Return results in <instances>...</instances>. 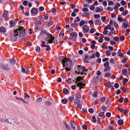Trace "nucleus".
Segmentation results:
<instances>
[{"mask_svg":"<svg viewBox=\"0 0 130 130\" xmlns=\"http://www.w3.org/2000/svg\"><path fill=\"white\" fill-rule=\"evenodd\" d=\"M26 35L25 28L23 27H19L14 30V34L11 37L12 41H16L19 37H24Z\"/></svg>","mask_w":130,"mask_h":130,"instance_id":"f257e3e1","label":"nucleus"},{"mask_svg":"<svg viewBox=\"0 0 130 130\" xmlns=\"http://www.w3.org/2000/svg\"><path fill=\"white\" fill-rule=\"evenodd\" d=\"M59 61L62 62L63 68L66 67V71L67 72H70V71H71V68L72 67V61H71V60L67 58L60 57L59 58Z\"/></svg>","mask_w":130,"mask_h":130,"instance_id":"f03ea898","label":"nucleus"},{"mask_svg":"<svg viewBox=\"0 0 130 130\" xmlns=\"http://www.w3.org/2000/svg\"><path fill=\"white\" fill-rule=\"evenodd\" d=\"M40 35H47L48 37L46 38V41H48L47 44L50 43L52 44V43H55L54 42V37L52 36V34H49L45 29H42L40 32Z\"/></svg>","mask_w":130,"mask_h":130,"instance_id":"7ed1b4c3","label":"nucleus"},{"mask_svg":"<svg viewBox=\"0 0 130 130\" xmlns=\"http://www.w3.org/2000/svg\"><path fill=\"white\" fill-rule=\"evenodd\" d=\"M78 72L76 71L77 74H80V75H87L86 72H88V69H85V67H82V66H78Z\"/></svg>","mask_w":130,"mask_h":130,"instance_id":"20e7f679","label":"nucleus"},{"mask_svg":"<svg viewBox=\"0 0 130 130\" xmlns=\"http://www.w3.org/2000/svg\"><path fill=\"white\" fill-rule=\"evenodd\" d=\"M0 67L1 68V69H3V70H5L6 71H9V70H10V65H9V62L7 61L5 62L1 63Z\"/></svg>","mask_w":130,"mask_h":130,"instance_id":"39448f33","label":"nucleus"},{"mask_svg":"<svg viewBox=\"0 0 130 130\" xmlns=\"http://www.w3.org/2000/svg\"><path fill=\"white\" fill-rule=\"evenodd\" d=\"M81 81H82V77L81 76L78 77L76 79V83L78 87H79V88H83V86H85V84L81 82Z\"/></svg>","mask_w":130,"mask_h":130,"instance_id":"423d86ee","label":"nucleus"},{"mask_svg":"<svg viewBox=\"0 0 130 130\" xmlns=\"http://www.w3.org/2000/svg\"><path fill=\"white\" fill-rule=\"evenodd\" d=\"M104 67H105V69H104V72H108V71H110L111 68L109 67V62L107 61L105 62L104 64Z\"/></svg>","mask_w":130,"mask_h":130,"instance_id":"0eeeda50","label":"nucleus"},{"mask_svg":"<svg viewBox=\"0 0 130 130\" xmlns=\"http://www.w3.org/2000/svg\"><path fill=\"white\" fill-rule=\"evenodd\" d=\"M70 124L71 125L72 128L74 130H78L79 129V127H78V125H77V123H76L75 122L71 121L70 122Z\"/></svg>","mask_w":130,"mask_h":130,"instance_id":"6e6552de","label":"nucleus"},{"mask_svg":"<svg viewBox=\"0 0 130 130\" xmlns=\"http://www.w3.org/2000/svg\"><path fill=\"white\" fill-rule=\"evenodd\" d=\"M30 13L31 14V16H36L37 14H38V9L36 8H32Z\"/></svg>","mask_w":130,"mask_h":130,"instance_id":"1a4fd4ad","label":"nucleus"},{"mask_svg":"<svg viewBox=\"0 0 130 130\" xmlns=\"http://www.w3.org/2000/svg\"><path fill=\"white\" fill-rule=\"evenodd\" d=\"M89 30L90 28L88 26V25H85L82 27V31L83 33H88Z\"/></svg>","mask_w":130,"mask_h":130,"instance_id":"9d476101","label":"nucleus"},{"mask_svg":"<svg viewBox=\"0 0 130 130\" xmlns=\"http://www.w3.org/2000/svg\"><path fill=\"white\" fill-rule=\"evenodd\" d=\"M127 27H128V22L127 21H124L122 24V29H127Z\"/></svg>","mask_w":130,"mask_h":130,"instance_id":"9b49d317","label":"nucleus"},{"mask_svg":"<svg viewBox=\"0 0 130 130\" xmlns=\"http://www.w3.org/2000/svg\"><path fill=\"white\" fill-rule=\"evenodd\" d=\"M110 31L111 32L108 33V36L111 37V36H112L113 35H115V30H114V28H111Z\"/></svg>","mask_w":130,"mask_h":130,"instance_id":"f8f14e48","label":"nucleus"},{"mask_svg":"<svg viewBox=\"0 0 130 130\" xmlns=\"http://www.w3.org/2000/svg\"><path fill=\"white\" fill-rule=\"evenodd\" d=\"M105 85L106 87H107L108 88H112L113 90H114V87H113V86H112L111 83L109 82L105 83Z\"/></svg>","mask_w":130,"mask_h":130,"instance_id":"ddd939ff","label":"nucleus"},{"mask_svg":"<svg viewBox=\"0 0 130 130\" xmlns=\"http://www.w3.org/2000/svg\"><path fill=\"white\" fill-rule=\"evenodd\" d=\"M70 35L73 38H77V37H78V34H77V32L73 31L70 34Z\"/></svg>","mask_w":130,"mask_h":130,"instance_id":"4468645a","label":"nucleus"},{"mask_svg":"<svg viewBox=\"0 0 130 130\" xmlns=\"http://www.w3.org/2000/svg\"><path fill=\"white\" fill-rule=\"evenodd\" d=\"M96 13H100V12H103V7L100 8L99 7L95 8Z\"/></svg>","mask_w":130,"mask_h":130,"instance_id":"2eb2a0df","label":"nucleus"},{"mask_svg":"<svg viewBox=\"0 0 130 130\" xmlns=\"http://www.w3.org/2000/svg\"><path fill=\"white\" fill-rule=\"evenodd\" d=\"M75 98H76L77 99H81V98H82V95L81 94V93L77 92L76 94H75Z\"/></svg>","mask_w":130,"mask_h":130,"instance_id":"dca6fc26","label":"nucleus"},{"mask_svg":"<svg viewBox=\"0 0 130 130\" xmlns=\"http://www.w3.org/2000/svg\"><path fill=\"white\" fill-rule=\"evenodd\" d=\"M21 70L22 73H24V74H26L29 72V70L27 68L21 67Z\"/></svg>","mask_w":130,"mask_h":130,"instance_id":"f3484780","label":"nucleus"},{"mask_svg":"<svg viewBox=\"0 0 130 130\" xmlns=\"http://www.w3.org/2000/svg\"><path fill=\"white\" fill-rule=\"evenodd\" d=\"M124 55L123 53H121V50L119 49L118 50L117 56H120V57H123Z\"/></svg>","mask_w":130,"mask_h":130,"instance_id":"a211bd4d","label":"nucleus"},{"mask_svg":"<svg viewBox=\"0 0 130 130\" xmlns=\"http://www.w3.org/2000/svg\"><path fill=\"white\" fill-rule=\"evenodd\" d=\"M108 29L111 30V29H114V27H111V25L108 24V25L105 27V30H108Z\"/></svg>","mask_w":130,"mask_h":130,"instance_id":"6ab92c4d","label":"nucleus"},{"mask_svg":"<svg viewBox=\"0 0 130 130\" xmlns=\"http://www.w3.org/2000/svg\"><path fill=\"white\" fill-rule=\"evenodd\" d=\"M117 19L119 22H121V23H122V22H124L126 21V19H123L121 17H118Z\"/></svg>","mask_w":130,"mask_h":130,"instance_id":"aec40b11","label":"nucleus"},{"mask_svg":"<svg viewBox=\"0 0 130 130\" xmlns=\"http://www.w3.org/2000/svg\"><path fill=\"white\" fill-rule=\"evenodd\" d=\"M94 23L95 24V25H101V24H102L100 19H96L94 21Z\"/></svg>","mask_w":130,"mask_h":130,"instance_id":"412c9836","label":"nucleus"},{"mask_svg":"<svg viewBox=\"0 0 130 130\" xmlns=\"http://www.w3.org/2000/svg\"><path fill=\"white\" fill-rule=\"evenodd\" d=\"M64 124L66 126V127H67V129L72 130V128H71L70 125H69V124H68V123H67V122H64Z\"/></svg>","mask_w":130,"mask_h":130,"instance_id":"4be33fe9","label":"nucleus"},{"mask_svg":"<svg viewBox=\"0 0 130 130\" xmlns=\"http://www.w3.org/2000/svg\"><path fill=\"white\" fill-rule=\"evenodd\" d=\"M122 74L124 76H126V75H127V70L123 69L122 71Z\"/></svg>","mask_w":130,"mask_h":130,"instance_id":"5701e85b","label":"nucleus"},{"mask_svg":"<svg viewBox=\"0 0 130 130\" xmlns=\"http://www.w3.org/2000/svg\"><path fill=\"white\" fill-rule=\"evenodd\" d=\"M80 102L81 101L79 99L75 98V99L74 100V103L75 104H76V105H77V104H78V103H80Z\"/></svg>","mask_w":130,"mask_h":130,"instance_id":"b1692460","label":"nucleus"},{"mask_svg":"<svg viewBox=\"0 0 130 130\" xmlns=\"http://www.w3.org/2000/svg\"><path fill=\"white\" fill-rule=\"evenodd\" d=\"M10 62L11 64H15V63H16V59H15V58H13L10 60Z\"/></svg>","mask_w":130,"mask_h":130,"instance_id":"393cba45","label":"nucleus"},{"mask_svg":"<svg viewBox=\"0 0 130 130\" xmlns=\"http://www.w3.org/2000/svg\"><path fill=\"white\" fill-rule=\"evenodd\" d=\"M118 124L119 125H123V120H118Z\"/></svg>","mask_w":130,"mask_h":130,"instance_id":"a878e982","label":"nucleus"},{"mask_svg":"<svg viewBox=\"0 0 130 130\" xmlns=\"http://www.w3.org/2000/svg\"><path fill=\"white\" fill-rule=\"evenodd\" d=\"M6 28L4 27H0V32H2V33H5L6 32Z\"/></svg>","mask_w":130,"mask_h":130,"instance_id":"bb28decb","label":"nucleus"},{"mask_svg":"<svg viewBox=\"0 0 130 130\" xmlns=\"http://www.w3.org/2000/svg\"><path fill=\"white\" fill-rule=\"evenodd\" d=\"M63 94H67L68 93H69V89L67 88H64L63 90Z\"/></svg>","mask_w":130,"mask_h":130,"instance_id":"cd10ccee","label":"nucleus"},{"mask_svg":"<svg viewBox=\"0 0 130 130\" xmlns=\"http://www.w3.org/2000/svg\"><path fill=\"white\" fill-rule=\"evenodd\" d=\"M111 76V74L109 73H106L104 76L105 77V78H109V77H110Z\"/></svg>","mask_w":130,"mask_h":130,"instance_id":"c85d7f7f","label":"nucleus"},{"mask_svg":"<svg viewBox=\"0 0 130 130\" xmlns=\"http://www.w3.org/2000/svg\"><path fill=\"white\" fill-rule=\"evenodd\" d=\"M114 25L115 28H119V25H118V23H117V22L114 21Z\"/></svg>","mask_w":130,"mask_h":130,"instance_id":"c756f323","label":"nucleus"},{"mask_svg":"<svg viewBox=\"0 0 130 130\" xmlns=\"http://www.w3.org/2000/svg\"><path fill=\"white\" fill-rule=\"evenodd\" d=\"M106 99L105 97L101 98L100 100V102L103 103V102H105Z\"/></svg>","mask_w":130,"mask_h":130,"instance_id":"7c9ffc66","label":"nucleus"},{"mask_svg":"<svg viewBox=\"0 0 130 130\" xmlns=\"http://www.w3.org/2000/svg\"><path fill=\"white\" fill-rule=\"evenodd\" d=\"M47 26H48V27H50V26H52V25H53V21H50L48 23H47Z\"/></svg>","mask_w":130,"mask_h":130,"instance_id":"2f4dec72","label":"nucleus"},{"mask_svg":"<svg viewBox=\"0 0 130 130\" xmlns=\"http://www.w3.org/2000/svg\"><path fill=\"white\" fill-rule=\"evenodd\" d=\"M61 102L63 103V104H67L68 103V100L67 99H62L61 100Z\"/></svg>","mask_w":130,"mask_h":130,"instance_id":"473e14b6","label":"nucleus"},{"mask_svg":"<svg viewBox=\"0 0 130 130\" xmlns=\"http://www.w3.org/2000/svg\"><path fill=\"white\" fill-rule=\"evenodd\" d=\"M16 99H17V100H20V101H23V102L24 103H26L27 104V102H26L25 101H24V100H23V99L21 98H16Z\"/></svg>","mask_w":130,"mask_h":130,"instance_id":"72a5a7b5","label":"nucleus"},{"mask_svg":"<svg viewBox=\"0 0 130 130\" xmlns=\"http://www.w3.org/2000/svg\"><path fill=\"white\" fill-rule=\"evenodd\" d=\"M114 41H116V42H118V41H119V38L118 37H114L113 38Z\"/></svg>","mask_w":130,"mask_h":130,"instance_id":"f704fd0d","label":"nucleus"},{"mask_svg":"<svg viewBox=\"0 0 130 130\" xmlns=\"http://www.w3.org/2000/svg\"><path fill=\"white\" fill-rule=\"evenodd\" d=\"M8 16H9V14L8 13H4L3 14V17H4V18H5V19H7Z\"/></svg>","mask_w":130,"mask_h":130,"instance_id":"c9c22d12","label":"nucleus"},{"mask_svg":"<svg viewBox=\"0 0 130 130\" xmlns=\"http://www.w3.org/2000/svg\"><path fill=\"white\" fill-rule=\"evenodd\" d=\"M42 101V98H39L36 100V102L37 103H40V102H41Z\"/></svg>","mask_w":130,"mask_h":130,"instance_id":"e433bc0d","label":"nucleus"},{"mask_svg":"<svg viewBox=\"0 0 130 130\" xmlns=\"http://www.w3.org/2000/svg\"><path fill=\"white\" fill-rule=\"evenodd\" d=\"M27 98H30V96L29 95V94H28V93H24V99H27Z\"/></svg>","mask_w":130,"mask_h":130,"instance_id":"4c0bfd02","label":"nucleus"},{"mask_svg":"<svg viewBox=\"0 0 130 130\" xmlns=\"http://www.w3.org/2000/svg\"><path fill=\"white\" fill-rule=\"evenodd\" d=\"M46 45H45V42L42 41V44L41 45V47H46Z\"/></svg>","mask_w":130,"mask_h":130,"instance_id":"58836bf2","label":"nucleus"},{"mask_svg":"<svg viewBox=\"0 0 130 130\" xmlns=\"http://www.w3.org/2000/svg\"><path fill=\"white\" fill-rule=\"evenodd\" d=\"M127 61V57H124L123 60H122V63H125Z\"/></svg>","mask_w":130,"mask_h":130,"instance_id":"ea45409f","label":"nucleus"},{"mask_svg":"<svg viewBox=\"0 0 130 130\" xmlns=\"http://www.w3.org/2000/svg\"><path fill=\"white\" fill-rule=\"evenodd\" d=\"M75 99V98L73 96H71L69 98V101H70V102H73V101H74V100Z\"/></svg>","mask_w":130,"mask_h":130,"instance_id":"a19ab883","label":"nucleus"},{"mask_svg":"<svg viewBox=\"0 0 130 130\" xmlns=\"http://www.w3.org/2000/svg\"><path fill=\"white\" fill-rule=\"evenodd\" d=\"M93 17L95 19H99L100 18V14H94Z\"/></svg>","mask_w":130,"mask_h":130,"instance_id":"79ce46f5","label":"nucleus"},{"mask_svg":"<svg viewBox=\"0 0 130 130\" xmlns=\"http://www.w3.org/2000/svg\"><path fill=\"white\" fill-rule=\"evenodd\" d=\"M88 15H90V13L84 12V13H83L82 14V16L83 17H86V16H88Z\"/></svg>","mask_w":130,"mask_h":130,"instance_id":"37998d69","label":"nucleus"},{"mask_svg":"<svg viewBox=\"0 0 130 130\" xmlns=\"http://www.w3.org/2000/svg\"><path fill=\"white\" fill-rule=\"evenodd\" d=\"M105 41H108V42H110V38L106 37L104 38Z\"/></svg>","mask_w":130,"mask_h":130,"instance_id":"c03bdc74","label":"nucleus"},{"mask_svg":"<svg viewBox=\"0 0 130 130\" xmlns=\"http://www.w3.org/2000/svg\"><path fill=\"white\" fill-rule=\"evenodd\" d=\"M10 26L11 27H15V26L16 25L13 21H10Z\"/></svg>","mask_w":130,"mask_h":130,"instance_id":"a18cd8bd","label":"nucleus"},{"mask_svg":"<svg viewBox=\"0 0 130 130\" xmlns=\"http://www.w3.org/2000/svg\"><path fill=\"white\" fill-rule=\"evenodd\" d=\"M101 47L104 49H107V46H106V45L105 44H102Z\"/></svg>","mask_w":130,"mask_h":130,"instance_id":"49530a36","label":"nucleus"},{"mask_svg":"<svg viewBox=\"0 0 130 130\" xmlns=\"http://www.w3.org/2000/svg\"><path fill=\"white\" fill-rule=\"evenodd\" d=\"M128 14V11L127 10H125L123 12V16H126Z\"/></svg>","mask_w":130,"mask_h":130,"instance_id":"de8ad7c7","label":"nucleus"},{"mask_svg":"<svg viewBox=\"0 0 130 130\" xmlns=\"http://www.w3.org/2000/svg\"><path fill=\"white\" fill-rule=\"evenodd\" d=\"M46 51H49V50H50V49H51V48H50V46H49V45H47L46 46Z\"/></svg>","mask_w":130,"mask_h":130,"instance_id":"09e8293b","label":"nucleus"},{"mask_svg":"<svg viewBox=\"0 0 130 130\" xmlns=\"http://www.w3.org/2000/svg\"><path fill=\"white\" fill-rule=\"evenodd\" d=\"M106 54H107L108 56H110V55L111 54V52L109 50H107L106 52Z\"/></svg>","mask_w":130,"mask_h":130,"instance_id":"8fccbe9b","label":"nucleus"},{"mask_svg":"<svg viewBox=\"0 0 130 130\" xmlns=\"http://www.w3.org/2000/svg\"><path fill=\"white\" fill-rule=\"evenodd\" d=\"M104 115V112H101L99 114V116H100V117H102V116H103Z\"/></svg>","mask_w":130,"mask_h":130,"instance_id":"3c124183","label":"nucleus"},{"mask_svg":"<svg viewBox=\"0 0 130 130\" xmlns=\"http://www.w3.org/2000/svg\"><path fill=\"white\" fill-rule=\"evenodd\" d=\"M88 24H89V25H94V22L93 20H90L88 21Z\"/></svg>","mask_w":130,"mask_h":130,"instance_id":"603ef678","label":"nucleus"},{"mask_svg":"<svg viewBox=\"0 0 130 130\" xmlns=\"http://www.w3.org/2000/svg\"><path fill=\"white\" fill-rule=\"evenodd\" d=\"M101 20L102 22H105V21H106V17L105 16H103L101 17Z\"/></svg>","mask_w":130,"mask_h":130,"instance_id":"864d4df0","label":"nucleus"},{"mask_svg":"<svg viewBox=\"0 0 130 130\" xmlns=\"http://www.w3.org/2000/svg\"><path fill=\"white\" fill-rule=\"evenodd\" d=\"M110 43H111L112 44V45H115V44H116V42L114 41H110Z\"/></svg>","mask_w":130,"mask_h":130,"instance_id":"5fc2aeb1","label":"nucleus"},{"mask_svg":"<svg viewBox=\"0 0 130 130\" xmlns=\"http://www.w3.org/2000/svg\"><path fill=\"white\" fill-rule=\"evenodd\" d=\"M125 39V37L124 36H122L120 38V40H121V41H123V40H124Z\"/></svg>","mask_w":130,"mask_h":130,"instance_id":"6e6d98bb","label":"nucleus"},{"mask_svg":"<svg viewBox=\"0 0 130 130\" xmlns=\"http://www.w3.org/2000/svg\"><path fill=\"white\" fill-rule=\"evenodd\" d=\"M88 111L89 113H90L91 114L92 113H94V110L92 108H90L88 110Z\"/></svg>","mask_w":130,"mask_h":130,"instance_id":"4d7b16f0","label":"nucleus"},{"mask_svg":"<svg viewBox=\"0 0 130 130\" xmlns=\"http://www.w3.org/2000/svg\"><path fill=\"white\" fill-rule=\"evenodd\" d=\"M123 99H124V98H121L119 99V102L120 103H122V102H123Z\"/></svg>","mask_w":130,"mask_h":130,"instance_id":"13d9d810","label":"nucleus"},{"mask_svg":"<svg viewBox=\"0 0 130 130\" xmlns=\"http://www.w3.org/2000/svg\"><path fill=\"white\" fill-rule=\"evenodd\" d=\"M84 24H85V21L82 20L80 22L79 25L81 26H83V25H84Z\"/></svg>","mask_w":130,"mask_h":130,"instance_id":"bf43d9fd","label":"nucleus"},{"mask_svg":"<svg viewBox=\"0 0 130 130\" xmlns=\"http://www.w3.org/2000/svg\"><path fill=\"white\" fill-rule=\"evenodd\" d=\"M126 4V2L123 0L121 2V4L122 5V6H125Z\"/></svg>","mask_w":130,"mask_h":130,"instance_id":"052dcab7","label":"nucleus"},{"mask_svg":"<svg viewBox=\"0 0 130 130\" xmlns=\"http://www.w3.org/2000/svg\"><path fill=\"white\" fill-rule=\"evenodd\" d=\"M36 52H40V47H37L36 49Z\"/></svg>","mask_w":130,"mask_h":130,"instance_id":"680f3d73","label":"nucleus"},{"mask_svg":"<svg viewBox=\"0 0 130 130\" xmlns=\"http://www.w3.org/2000/svg\"><path fill=\"white\" fill-rule=\"evenodd\" d=\"M68 84H72V81H71V78H68V80H66Z\"/></svg>","mask_w":130,"mask_h":130,"instance_id":"e2e57ef3","label":"nucleus"},{"mask_svg":"<svg viewBox=\"0 0 130 130\" xmlns=\"http://www.w3.org/2000/svg\"><path fill=\"white\" fill-rule=\"evenodd\" d=\"M95 56H96V57H100V53L99 52H96L95 53Z\"/></svg>","mask_w":130,"mask_h":130,"instance_id":"0e129e2a","label":"nucleus"},{"mask_svg":"<svg viewBox=\"0 0 130 130\" xmlns=\"http://www.w3.org/2000/svg\"><path fill=\"white\" fill-rule=\"evenodd\" d=\"M23 6H25L26 7V6H27V5H28V1H24V2L23 3Z\"/></svg>","mask_w":130,"mask_h":130,"instance_id":"69168bd1","label":"nucleus"},{"mask_svg":"<svg viewBox=\"0 0 130 130\" xmlns=\"http://www.w3.org/2000/svg\"><path fill=\"white\" fill-rule=\"evenodd\" d=\"M94 32H95V28H91L90 30V33H91V34L94 33Z\"/></svg>","mask_w":130,"mask_h":130,"instance_id":"338daca9","label":"nucleus"},{"mask_svg":"<svg viewBox=\"0 0 130 130\" xmlns=\"http://www.w3.org/2000/svg\"><path fill=\"white\" fill-rule=\"evenodd\" d=\"M110 62L111 63H115V60H114V59H113V58H111L110 59Z\"/></svg>","mask_w":130,"mask_h":130,"instance_id":"774afa93","label":"nucleus"}]
</instances>
